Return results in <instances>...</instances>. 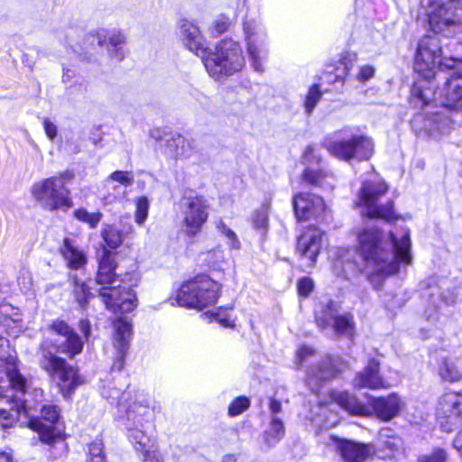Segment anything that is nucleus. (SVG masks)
Here are the masks:
<instances>
[{"instance_id":"obj_1","label":"nucleus","mask_w":462,"mask_h":462,"mask_svg":"<svg viewBox=\"0 0 462 462\" xmlns=\"http://www.w3.org/2000/svg\"><path fill=\"white\" fill-rule=\"evenodd\" d=\"M356 242L357 252L365 262L368 275L394 274L400 263L409 265L412 262L408 230L397 238L392 232L383 234L375 227H364L356 231Z\"/></svg>"},{"instance_id":"obj_2","label":"nucleus","mask_w":462,"mask_h":462,"mask_svg":"<svg viewBox=\"0 0 462 462\" xmlns=\"http://www.w3.org/2000/svg\"><path fill=\"white\" fill-rule=\"evenodd\" d=\"M116 268L114 254L105 247L96 276L97 283L101 285L99 296L106 309L114 313L130 312L137 306V297L132 289L121 286Z\"/></svg>"},{"instance_id":"obj_3","label":"nucleus","mask_w":462,"mask_h":462,"mask_svg":"<svg viewBox=\"0 0 462 462\" xmlns=\"http://www.w3.org/2000/svg\"><path fill=\"white\" fill-rule=\"evenodd\" d=\"M73 178V172L65 171L55 176L41 180L32 186V196L43 209L48 211L70 208L72 203L67 184Z\"/></svg>"},{"instance_id":"obj_4","label":"nucleus","mask_w":462,"mask_h":462,"mask_svg":"<svg viewBox=\"0 0 462 462\" xmlns=\"http://www.w3.org/2000/svg\"><path fill=\"white\" fill-rule=\"evenodd\" d=\"M202 60L208 73L216 79L233 75L245 66L240 45L230 39L221 41Z\"/></svg>"},{"instance_id":"obj_5","label":"nucleus","mask_w":462,"mask_h":462,"mask_svg":"<svg viewBox=\"0 0 462 462\" xmlns=\"http://www.w3.org/2000/svg\"><path fill=\"white\" fill-rule=\"evenodd\" d=\"M328 152L337 159L349 162L368 160L374 153V142L363 134H351L349 129L335 132L324 142Z\"/></svg>"},{"instance_id":"obj_6","label":"nucleus","mask_w":462,"mask_h":462,"mask_svg":"<svg viewBox=\"0 0 462 462\" xmlns=\"http://www.w3.org/2000/svg\"><path fill=\"white\" fill-rule=\"evenodd\" d=\"M430 30L444 36L462 32V0H428Z\"/></svg>"},{"instance_id":"obj_7","label":"nucleus","mask_w":462,"mask_h":462,"mask_svg":"<svg viewBox=\"0 0 462 462\" xmlns=\"http://www.w3.org/2000/svg\"><path fill=\"white\" fill-rule=\"evenodd\" d=\"M220 289L221 285L208 275H198L180 286L176 300L180 306L203 310L217 302Z\"/></svg>"},{"instance_id":"obj_8","label":"nucleus","mask_w":462,"mask_h":462,"mask_svg":"<svg viewBox=\"0 0 462 462\" xmlns=\"http://www.w3.org/2000/svg\"><path fill=\"white\" fill-rule=\"evenodd\" d=\"M387 190V185L382 180H366L361 187L356 204L364 208L363 213L368 217L390 220L394 215L393 201L381 204Z\"/></svg>"},{"instance_id":"obj_9","label":"nucleus","mask_w":462,"mask_h":462,"mask_svg":"<svg viewBox=\"0 0 462 462\" xmlns=\"http://www.w3.org/2000/svg\"><path fill=\"white\" fill-rule=\"evenodd\" d=\"M7 344V340L0 337V347ZM17 358L14 356H7L0 355V368H5V378L0 377V402L10 404L11 401H20L19 395H23L26 389V379L17 369Z\"/></svg>"},{"instance_id":"obj_10","label":"nucleus","mask_w":462,"mask_h":462,"mask_svg":"<svg viewBox=\"0 0 462 462\" xmlns=\"http://www.w3.org/2000/svg\"><path fill=\"white\" fill-rule=\"evenodd\" d=\"M41 367L49 374L55 376L64 395H69L75 387L82 383L77 370L63 358L42 348L40 358Z\"/></svg>"},{"instance_id":"obj_11","label":"nucleus","mask_w":462,"mask_h":462,"mask_svg":"<svg viewBox=\"0 0 462 462\" xmlns=\"http://www.w3.org/2000/svg\"><path fill=\"white\" fill-rule=\"evenodd\" d=\"M244 32L252 66L256 71L262 72L264 69V60L268 56L265 30L255 21H249L245 23Z\"/></svg>"},{"instance_id":"obj_12","label":"nucleus","mask_w":462,"mask_h":462,"mask_svg":"<svg viewBox=\"0 0 462 462\" xmlns=\"http://www.w3.org/2000/svg\"><path fill=\"white\" fill-rule=\"evenodd\" d=\"M209 204L202 196L187 199L183 207L182 228L184 233L193 237L200 233L208 218Z\"/></svg>"},{"instance_id":"obj_13","label":"nucleus","mask_w":462,"mask_h":462,"mask_svg":"<svg viewBox=\"0 0 462 462\" xmlns=\"http://www.w3.org/2000/svg\"><path fill=\"white\" fill-rule=\"evenodd\" d=\"M316 322L321 328H327L332 324L336 333L351 337L355 333L353 316L349 313L339 315L336 304L329 301L316 309Z\"/></svg>"},{"instance_id":"obj_14","label":"nucleus","mask_w":462,"mask_h":462,"mask_svg":"<svg viewBox=\"0 0 462 462\" xmlns=\"http://www.w3.org/2000/svg\"><path fill=\"white\" fill-rule=\"evenodd\" d=\"M442 51L436 38L425 37L418 46L414 69L425 79L434 76L436 67L441 64Z\"/></svg>"},{"instance_id":"obj_15","label":"nucleus","mask_w":462,"mask_h":462,"mask_svg":"<svg viewBox=\"0 0 462 462\" xmlns=\"http://www.w3.org/2000/svg\"><path fill=\"white\" fill-rule=\"evenodd\" d=\"M49 329L63 338L54 343L57 351L67 355L69 358L82 352L83 341L65 321L56 319L50 325Z\"/></svg>"},{"instance_id":"obj_16","label":"nucleus","mask_w":462,"mask_h":462,"mask_svg":"<svg viewBox=\"0 0 462 462\" xmlns=\"http://www.w3.org/2000/svg\"><path fill=\"white\" fill-rule=\"evenodd\" d=\"M448 67L457 69V76L448 79L440 92L441 104L450 109L462 107V59L452 60Z\"/></svg>"},{"instance_id":"obj_17","label":"nucleus","mask_w":462,"mask_h":462,"mask_svg":"<svg viewBox=\"0 0 462 462\" xmlns=\"http://www.w3.org/2000/svg\"><path fill=\"white\" fill-rule=\"evenodd\" d=\"M293 208L299 220L320 217L326 210L322 198L310 193H298L293 198Z\"/></svg>"},{"instance_id":"obj_18","label":"nucleus","mask_w":462,"mask_h":462,"mask_svg":"<svg viewBox=\"0 0 462 462\" xmlns=\"http://www.w3.org/2000/svg\"><path fill=\"white\" fill-rule=\"evenodd\" d=\"M302 159L303 162L308 165L303 173V179L305 181L322 188L333 187L334 178L331 174L321 170H316L312 167L314 163L318 164L320 161V157L316 154V151L313 146L310 145L305 149Z\"/></svg>"},{"instance_id":"obj_19","label":"nucleus","mask_w":462,"mask_h":462,"mask_svg":"<svg viewBox=\"0 0 462 462\" xmlns=\"http://www.w3.org/2000/svg\"><path fill=\"white\" fill-rule=\"evenodd\" d=\"M322 232L315 226L308 227L298 238L297 252L310 261L312 266L319 254Z\"/></svg>"},{"instance_id":"obj_20","label":"nucleus","mask_w":462,"mask_h":462,"mask_svg":"<svg viewBox=\"0 0 462 462\" xmlns=\"http://www.w3.org/2000/svg\"><path fill=\"white\" fill-rule=\"evenodd\" d=\"M114 347L116 350V360L113 369L121 370L124 366V360L129 347L132 336V326L127 321L119 319L114 322Z\"/></svg>"},{"instance_id":"obj_21","label":"nucleus","mask_w":462,"mask_h":462,"mask_svg":"<svg viewBox=\"0 0 462 462\" xmlns=\"http://www.w3.org/2000/svg\"><path fill=\"white\" fill-rule=\"evenodd\" d=\"M336 450L345 462H364L375 453V448L371 444H362L346 439L338 440Z\"/></svg>"},{"instance_id":"obj_22","label":"nucleus","mask_w":462,"mask_h":462,"mask_svg":"<svg viewBox=\"0 0 462 462\" xmlns=\"http://www.w3.org/2000/svg\"><path fill=\"white\" fill-rule=\"evenodd\" d=\"M341 364L337 363V360L330 356L322 359L321 362L313 366L308 374L307 382L310 389L313 392L318 391L322 382L330 380L341 371Z\"/></svg>"},{"instance_id":"obj_23","label":"nucleus","mask_w":462,"mask_h":462,"mask_svg":"<svg viewBox=\"0 0 462 462\" xmlns=\"http://www.w3.org/2000/svg\"><path fill=\"white\" fill-rule=\"evenodd\" d=\"M379 370V362L371 359L367 365L354 378V387L359 389L368 388L372 390L389 388L390 384L380 375Z\"/></svg>"},{"instance_id":"obj_24","label":"nucleus","mask_w":462,"mask_h":462,"mask_svg":"<svg viewBox=\"0 0 462 462\" xmlns=\"http://www.w3.org/2000/svg\"><path fill=\"white\" fill-rule=\"evenodd\" d=\"M178 29L179 37L187 49L197 55L205 52L203 36L196 24L183 19L179 22Z\"/></svg>"},{"instance_id":"obj_25","label":"nucleus","mask_w":462,"mask_h":462,"mask_svg":"<svg viewBox=\"0 0 462 462\" xmlns=\"http://www.w3.org/2000/svg\"><path fill=\"white\" fill-rule=\"evenodd\" d=\"M371 404L376 416L383 420H390L396 417L404 407L403 401L396 393L374 398L371 400Z\"/></svg>"},{"instance_id":"obj_26","label":"nucleus","mask_w":462,"mask_h":462,"mask_svg":"<svg viewBox=\"0 0 462 462\" xmlns=\"http://www.w3.org/2000/svg\"><path fill=\"white\" fill-rule=\"evenodd\" d=\"M60 416V410L55 405H45L42 408V417L50 424L46 425L42 421L34 420L30 421V427L39 433L40 439L43 442H49L54 436L53 423H55Z\"/></svg>"},{"instance_id":"obj_27","label":"nucleus","mask_w":462,"mask_h":462,"mask_svg":"<svg viewBox=\"0 0 462 462\" xmlns=\"http://www.w3.org/2000/svg\"><path fill=\"white\" fill-rule=\"evenodd\" d=\"M462 414V391L448 392L444 393L437 407V416L439 419L447 418L457 420Z\"/></svg>"},{"instance_id":"obj_28","label":"nucleus","mask_w":462,"mask_h":462,"mask_svg":"<svg viewBox=\"0 0 462 462\" xmlns=\"http://www.w3.org/2000/svg\"><path fill=\"white\" fill-rule=\"evenodd\" d=\"M96 40L101 47H106L111 55L122 60L124 53L121 46L125 42V35L120 32H107L101 29L97 32Z\"/></svg>"},{"instance_id":"obj_29","label":"nucleus","mask_w":462,"mask_h":462,"mask_svg":"<svg viewBox=\"0 0 462 462\" xmlns=\"http://www.w3.org/2000/svg\"><path fill=\"white\" fill-rule=\"evenodd\" d=\"M60 254L69 269L80 270L85 267L87 263V256L85 253L76 246L69 238H65L63 240L62 246L60 247Z\"/></svg>"},{"instance_id":"obj_30","label":"nucleus","mask_w":462,"mask_h":462,"mask_svg":"<svg viewBox=\"0 0 462 462\" xmlns=\"http://www.w3.org/2000/svg\"><path fill=\"white\" fill-rule=\"evenodd\" d=\"M334 401L348 413L359 416L370 414V409L348 393H337L333 396Z\"/></svg>"},{"instance_id":"obj_31","label":"nucleus","mask_w":462,"mask_h":462,"mask_svg":"<svg viewBox=\"0 0 462 462\" xmlns=\"http://www.w3.org/2000/svg\"><path fill=\"white\" fill-rule=\"evenodd\" d=\"M438 373L441 380L446 382L454 383L462 379V371H460L453 362L448 359L441 360Z\"/></svg>"},{"instance_id":"obj_32","label":"nucleus","mask_w":462,"mask_h":462,"mask_svg":"<svg viewBox=\"0 0 462 462\" xmlns=\"http://www.w3.org/2000/svg\"><path fill=\"white\" fill-rule=\"evenodd\" d=\"M101 236L106 245L112 250L118 248L123 243L122 233L115 226L106 225L101 232Z\"/></svg>"},{"instance_id":"obj_33","label":"nucleus","mask_w":462,"mask_h":462,"mask_svg":"<svg viewBox=\"0 0 462 462\" xmlns=\"http://www.w3.org/2000/svg\"><path fill=\"white\" fill-rule=\"evenodd\" d=\"M284 435V427L282 420L273 418L270 423L269 429L264 433L265 442L269 446L276 444Z\"/></svg>"},{"instance_id":"obj_34","label":"nucleus","mask_w":462,"mask_h":462,"mask_svg":"<svg viewBox=\"0 0 462 462\" xmlns=\"http://www.w3.org/2000/svg\"><path fill=\"white\" fill-rule=\"evenodd\" d=\"M150 413L149 405L141 402H134L126 411L127 419L139 424H142Z\"/></svg>"},{"instance_id":"obj_35","label":"nucleus","mask_w":462,"mask_h":462,"mask_svg":"<svg viewBox=\"0 0 462 462\" xmlns=\"http://www.w3.org/2000/svg\"><path fill=\"white\" fill-rule=\"evenodd\" d=\"M71 280L73 282V294L75 300L81 307H84L92 295L89 288L85 282H81L77 277H72Z\"/></svg>"},{"instance_id":"obj_36","label":"nucleus","mask_w":462,"mask_h":462,"mask_svg":"<svg viewBox=\"0 0 462 462\" xmlns=\"http://www.w3.org/2000/svg\"><path fill=\"white\" fill-rule=\"evenodd\" d=\"M128 436L138 452L143 453L150 448L151 439L143 430L131 429L129 430Z\"/></svg>"},{"instance_id":"obj_37","label":"nucleus","mask_w":462,"mask_h":462,"mask_svg":"<svg viewBox=\"0 0 462 462\" xmlns=\"http://www.w3.org/2000/svg\"><path fill=\"white\" fill-rule=\"evenodd\" d=\"M134 221L138 226H143L148 217L150 201L144 197H138L135 201Z\"/></svg>"},{"instance_id":"obj_38","label":"nucleus","mask_w":462,"mask_h":462,"mask_svg":"<svg viewBox=\"0 0 462 462\" xmlns=\"http://www.w3.org/2000/svg\"><path fill=\"white\" fill-rule=\"evenodd\" d=\"M102 213L94 212L90 213L87 211L85 208H79L74 211V217L86 224H88L91 228H95L98 223L101 221Z\"/></svg>"},{"instance_id":"obj_39","label":"nucleus","mask_w":462,"mask_h":462,"mask_svg":"<svg viewBox=\"0 0 462 462\" xmlns=\"http://www.w3.org/2000/svg\"><path fill=\"white\" fill-rule=\"evenodd\" d=\"M217 228L227 239V244L231 249L238 250L240 248V241L232 229L227 227L222 221L217 224Z\"/></svg>"},{"instance_id":"obj_40","label":"nucleus","mask_w":462,"mask_h":462,"mask_svg":"<svg viewBox=\"0 0 462 462\" xmlns=\"http://www.w3.org/2000/svg\"><path fill=\"white\" fill-rule=\"evenodd\" d=\"M250 405L249 400L245 396L236 398L228 407L230 416H237L244 412Z\"/></svg>"},{"instance_id":"obj_41","label":"nucleus","mask_w":462,"mask_h":462,"mask_svg":"<svg viewBox=\"0 0 462 462\" xmlns=\"http://www.w3.org/2000/svg\"><path fill=\"white\" fill-rule=\"evenodd\" d=\"M20 411L19 409L10 408H0V424L4 428H8L12 425L13 420L18 418Z\"/></svg>"},{"instance_id":"obj_42","label":"nucleus","mask_w":462,"mask_h":462,"mask_svg":"<svg viewBox=\"0 0 462 462\" xmlns=\"http://www.w3.org/2000/svg\"><path fill=\"white\" fill-rule=\"evenodd\" d=\"M203 319H208L209 321H217L221 326L228 328L233 327L234 322L229 319V317L226 314L218 310L217 312H205L201 315Z\"/></svg>"},{"instance_id":"obj_43","label":"nucleus","mask_w":462,"mask_h":462,"mask_svg":"<svg viewBox=\"0 0 462 462\" xmlns=\"http://www.w3.org/2000/svg\"><path fill=\"white\" fill-rule=\"evenodd\" d=\"M253 224L256 229L264 234L268 227V213L265 208L256 211L253 216Z\"/></svg>"},{"instance_id":"obj_44","label":"nucleus","mask_w":462,"mask_h":462,"mask_svg":"<svg viewBox=\"0 0 462 462\" xmlns=\"http://www.w3.org/2000/svg\"><path fill=\"white\" fill-rule=\"evenodd\" d=\"M320 97H321V93L319 89L318 85H316V84L313 85L310 88L309 93L306 97V100H305V107L309 114H310L312 112L313 108L317 105Z\"/></svg>"},{"instance_id":"obj_45","label":"nucleus","mask_w":462,"mask_h":462,"mask_svg":"<svg viewBox=\"0 0 462 462\" xmlns=\"http://www.w3.org/2000/svg\"><path fill=\"white\" fill-rule=\"evenodd\" d=\"M109 180L119 182L125 186H130L134 182V177L130 171H116L108 176L106 181Z\"/></svg>"},{"instance_id":"obj_46","label":"nucleus","mask_w":462,"mask_h":462,"mask_svg":"<svg viewBox=\"0 0 462 462\" xmlns=\"http://www.w3.org/2000/svg\"><path fill=\"white\" fill-rule=\"evenodd\" d=\"M230 25L229 19L225 15L217 16L212 23L210 31L212 35L217 36L225 32Z\"/></svg>"},{"instance_id":"obj_47","label":"nucleus","mask_w":462,"mask_h":462,"mask_svg":"<svg viewBox=\"0 0 462 462\" xmlns=\"http://www.w3.org/2000/svg\"><path fill=\"white\" fill-rule=\"evenodd\" d=\"M411 97L420 101L423 106L427 105L431 98L427 90L423 89V86L418 83L413 85L411 88Z\"/></svg>"},{"instance_id":"obj_48","label":"nucleus","mask_w":462,"mask_h":462,"mask_svg":"<svg viewBox=\"0 0 462 462\" xmlns=\"http://www.w3.org/2000/svg\"><path fill=\"white\" fill-rule=\"evenodd\" d=\"M298 292L301 297H308L314 288V282L310 278L305 277L298 282Z\"/></svg>"},{"instance_id":"obj_49","label":"nucleus","mask_w":462,"mask_h":462,"mask_svg":"<svg viewBox=\"0 0 462 462\" xmlns=\"http://www.w3.org/2000/svg\"><path fill=\"white\" fill-rule=\"evenodd\" d=\"M446 452L443 449L438 448L430 455L420 457L419 462H446Z\"/></svg>"},{"instance_id":"obj_50","label":"nucleus","mask_w":462,"mask_h":462,"mask_svg":"<svg viewBox=\"0 0 462 462\" xmlns=\"http://www.w3.org/2000/svg\"><path fill=\"white\" fill-rule=\"evenodd\" d=\"M375 73V69L372 65H364L359 68L356 79L360 82H365L371 79Z\"/></svg>"},{"instance_id":"obj_51","label":"nucleus","mask_w":462,"mask_h":462,"mask_svg":"<svg viewBox=\"0 0 462 462\" xmlns=\"http://www.w3.org/2000/svg\"><path fill=\"white\" fill-rule=\"evenodd\" d=\"M401 440L396 437L387 438L386 439H381L380 449H387L390 453H393L400 447Z\"/></svg>"},{"instance_id":"obj_52","label":"nucleus","mask_w":462,"mask_h":462,"mask_svg":"<svg viewBox=\"0 0 462 462\" xmlns=\"http://www.w3.org/2000/svg\"><path fill=\"white\" fill-rule=\"evenodd\" d=\"M314 354V350L309 346H300L296 353L297 365H300L309 356Z\"/></svg>"},{"instance_id":"obj_53","label":"nucleus","mask_w":462,"mask_h":462,"mask_svg":"<svg viewBox=\"0 0 462 462\" xmlns=\"http://www.w3.org/2000/svg\"><path fill=\"white\" fill-rule=\"evenodd\" d=\"M42 124L47 137L52 141L57 136L58 133L56 125L49 118H44Z\"/></svg>"},{"instance_id":"obj_54","label":"nucleus","mask_w":462,"mask_h":462,"mask_svg":"<svg viewBox=\"0 0 462 462\" xmlns=\"http://www.w3.org/2000/svg\"><path fill=\"white\" fill-rule=\"evenodd\" d=\"M144 462H163L157 449H147L142 453Z\"/></svg>"},{"instance_id":"obj_55","label":"nucleus","mask_w":462,"mask_h":462,"mask_svg":"<svg viewBox=\"0 0 462 462\" xmlns=\"http://www.w3.org/2000/svg\"><path fill=\"white\" fill-rule=\"evenodd\" d=\"M224 258L223 251L217 249L207 254V260L212 265L217 264L219 262H222Z\"/></svg>"},{"instance_id":"obj_56","label":"nucleus","mask_w":462,"mask_h":462,"mask_svg":"<svg viewBox=\"0 0 462 462\" xmlns=\"http://www.w3.org/2000/svg\"><path fill=\"white\" fill-rule=\"evenodd\" d=\"M104 455L103 451V444L100 441H95L90 444L88 448V457H97Z\"/></svg>"},{"instance_id":"obj_57","label":"nucleus","mask_w":462,"mask_h":462,"mask_svg":"<svg viewBox=\"0 0 462 462\" xmlns=\"http://www.w3.org/2000/svg\"><path fill=\"white\" fill-rule=\"evenodd\" d=\"M185 139L181 136H178L177 138L173 139V144L177 147L174 156L175 157H182L185 156V151H184V145H185Z\"/></svg>"},{"instance_id":"obj_58","label":"nucleus","mask_w":462,"mask_h":462,"mask_svg":"<svg viewBox=\"0 0 462 462\" xmlns=\"http://www.w3.org/2000/svg\"><path fill=\"white\" fill-rule=\"evenodd\" d=\"M425 317L428 321L431 323H435L439 320V310L437 307H430L428 308L425 312Z\"/></svg>"},{"instance_id":"obj_59","label":"nucleus","mask_w":462,"mask_h":462,"mask_svg":"<svg viewBox=\"0 0 462 462\" xmlns=\"http://www.w3.org/2000/svg\"><path fill=\"white\" fill-rule=\"evenodd\" d=\"M79 328V330L81 331V333L84 335L86 340H88L90 336V328H91L89 321L87 319L80 320Z\"/></svg>"},{"instance_id":"obj_60","label":"nucleus","mask_w":462,"mask_h":462,"mask_svg":"<svg viewBox=\"0 0 462 462\" xmlns=\"http://www.w3.org/2000/svg\"><path fill=\"white\" fill-rule=\"evenodd\" d=\"M270 410L273 413H278L282 411V404L279 401L272 399L270 401Z\"/></svg>"},{"instance_id":"obj_61","label":"nucleus","mask_w":462,"mask_h":462,"mask_svg":"<svg viewBox=\"0 0 462 462\" xmlns=\"http://www.w3.org/2000/svg\"><path fill=\"white\" fill-rule=\"evenodd\" d=\"M454 447L457 450L462 451V430L457 434V436L454 439Z\"/></svg>"},{"instance_id":"obj_62","label":"nucleus","mask_w":462,"mask_h":462,"mask_svg":"<svg viewBox=\"0 0 462 462\" xmlns=\"http://www.w3.org/2000/svg\"><path fill=\"white\" fill-rule=\"evenodd\" d=\"M0 462H13L11 455L7 452L0 451Z\"/></svg>"},{"instance_id":"obj_63","label":"nucleus","mask_w":462,"mask_h":462,"mask_svg":"<svg viewBox=\"0 0 462 462\" xmlns=\"http://www.w3.org/2000/svg\"><path fill=\"white\" fill-rule=\"evenodd\" d=\"M88 462H106L105 461V455L97 456L96 457H88Z\"/></svg>"},{"instance_id":"obj_64","label":"nucleus","mask_w":462,"mask_h":462,"mask_svg":"<svg viewBox=\"0 0 462 462\" xmlns=\"http://www.w3.org/2000/svg\"><path fill=\"white\" fill-rule=\"evenodd\" d=\"M440 423H441L442 427H444V428H445V430H447V431H451V430H452V429H451L450 427H446V426L443 424V422H440Z\"/></svg>"}]
</instances>
